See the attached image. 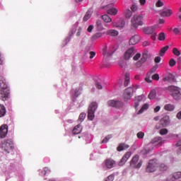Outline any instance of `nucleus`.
Listing matches in <instances>:
<instances>
[{"label": "nucleus", "instance_id": "864d4df0", "mask_svg": "<svg viewBox=\"0 0 181 181\" xmlns=\"http://www.w3.org/2000/svg\"><path fill=\"white\" fill-rule=\"evenodd\" d=\"M176 65V61L174 59H171L169 62V66L170 67H173V66Z\"/></svg>", "mask_w": 181, "mask_h": 181}, {"label": "nucleus", "instance_id": "393cba45", "mask_svg": "<svg viewBox=\"0 0 181 181\" xmlns=\"http://www.w3.org/2000/svg\"><path fill=\"white\" fill-rule=\"evenodd\" d=\"M175 108H176V106L173 104L168 103L164 105V110L165 111H169L170 112L175 111Z\"/></svg>", "mask_w": 181, "mask_h": 181}, {"label": "nucleus", "instance_id": "0e129e2a", "mask_svg": "<svg viewBox=\"0 0 181 181\" xmlns=\"http://www.w3.org/2000/svg\"><path fill=\"white\" fill-rule=\"evenodd\" d=\"M139 2L141 6H144L146 4V0H139Z\"/></svg>", "mask_w": 181, "mask_h": 181}, {"label": "nucleus", "instance_id": "49530a36", "mask_svg": "<svg viewBox=\"0 0 181 181\" xmlns=\"http://www.w3.org/2000/svg\"><path fill=\"white\" fill-rule=\"evenodd\" d=\"M85 119H86V113L83 112L80 114L78 121L79 122H83Z\"/></svg>", "mask_w": 181, "mask_h": 181}, {"label": "nucleus", "instance_id": "c03bdc74", "mask_svg": "<svg viewBox=\"0 0 181 181\" xmlns=\"http://www.w3.org/2000/svg\"><path fill=\"white\" fill-rule=\"evenodd\" d=\"M160 170H168V166L165 163L158 164Z\"/></svg>", "mask_w": 181, "mask_h": 181}, {"label": "nucleus", "instance_id": "423d86ee", "mask_svg": "<svg viewBox=\"0 0 181 181\" xmlns=\"http://www.w3.org/2000/svg\"><path fill=\"white\" fill-rule=\"evenodd\" d=\"M158 168H159L158 160L153 159L148 161L146 170L148 173H153V172H156Z\"/></svg>", "mask_w": 181, "mask_h": 181}, {"label": "nucleus", "instance_id": "a19ab883", "mask_svg": "<svg viewBox=\"0 0 181 181\" xmlns=\"http://www.w3.org/2000/svg\"><path fill=\"white\" fill-rule=\"evenodd\" d=\"M95 87L98 90H103V81L98 80L95 82Z\"/></svg>", "mask_w": 181, "mask_h": 181}, {"label": "nucleus", "instance_id": "5701e85b", "mask_svg": "<svg viewBox=\"0 0 181 181\" xmlns=\"http://www.w3.org/2000/svg\"><path fill=\"white\" fill-rule=\"evenodd\" d=\"M172 13H173V12L170 10V8H164L160 12V16H163V18H166L168 16H170V15H172Z\"/></svg>", "mask_w": 181, "mask_h": 181}, {"label": "nucleus", "instance_id": "3c124183", "mask_svg": "<svg viewBox=\"0 0 181 181\" xmlns=\"http://www.w3.org/2000/svg\"><path fill=\"white\" fill-rule=\"evenodd\" d=\"M74 93V97H78L81 94V89H76Z\"/></svg>", "mask_w": 181, "mask_h": 181}, {"label": "nucleus", "instance_id": "79ce46f5", "mask_svg": "<svg viewBox=\"0 0 181 181\" xmlns=\"http://www.w3.org/2000/svg\"><path fill=\"white\" fill-rule=\"evenodd\" d=\"M129 74H126L124 76V86L125 87L128 86V84H129Z\"/></svg>", "mask_w": 181, "mask_h": 181}, {"label": "nucleus", "instance_id": "13d9d810", "mask_svg": "<svg viewBox=\"0 0 181 181\" xmlns=\"http://www.w3.org/2000/svg\"><path fill=\"white\" fill-rule=\"evenodd\" d=\"M93 29H94V25H90L88 27L87 32H88L89 33H91V32H93Z\"/></svg>", "mask_w": 181, "mask_h": 181}, {"label": "nucleus", "instance_id": "f257e3e1", "mask_svg": "<svg viewBox=\"0 0 181 181\" xmlns=\"http://www.w3.org/2000/svg\"><path fill=\"white\" fill-rule=\"evenodd\" d=\"M165 141H163V139L160 136L154 138L141 151V155H148L149 153L152 152L155 148H159V146H162V144Z\"/></svg>", "mask_w": 181, "mask_h": 181}, {"label": "nucleus", "instance_id": "39448f33", "mask_svg": "<svg viewBox=\"0 0 181 181\" xmlns=\"http://www.w3.org/2000/svg\"><path fill=\"white\" fill-rule=\"evenodd\" d=\"M0 97L4 100H6L9 97V89L4 81L0 80Z\"/></svg>", "mask_w": 181, "mask_h": 181}, {"label": "nucleus", "instance_id": "9b49d317", "mask_svg": "<svg viewBox=\"0 0 181 181\" xmlns=\"http://www.w3.org/2000/svg\"><path fill=\"white\" fill-rule=\"evenodd\" d=\"M115 166V160L107 158L102 163V168L105 170H107V169H112Z\"/></svg>", "mask_w": 181, "mask_h": 181}, {"label": "nucleus", "instance_id": "1a4fd4ad", "mask_svg": "<svg viewBox=\"0 0 181 181\" xmlns=\"http://www.w3.org/2000/svg\"><path fill=\"white\" fill-rule=\"evenodd\" d=\"M170 124V117L169 115H165L161 118L159 122L156 125V129H160V128H165Z\"/></svg>", "mask_w": 181, "mask_h": 181}, {"label": "nucleus", "instance_id": "58836bf2", "mask_svg": "<svg viewBox=\"0 0 181 181\" xmlns=\"http://www.w3.org/2000/svg\"><path fill=\"white\" fill-rule=\"evenodd\" d=\"M103 33H97L95 34H94L92 36V40H97V39H100V37H103Z\"/></svg>", "mask_w": 181, "mask_h": 181}, {"label": "nucleus", "instance_id": "a211bd4d", "mask_svg": "<svg viewBox=\"0 0 181 181\" xmlns=\"http://www.w3.org/2000/svg\"><path fill=\"white\" fill-rule=\"evenodd\" d=\"M131 155H132V153L130 151L126 153L119 162V166H124V165H125V163H127V160H128V159L131 158Z\"/></svg>", "mask_w": 181, "mask_h": 181}, {"label": "nucleus", "instance_id": "e433bc0d", "mask_svg": "<svg viewBox=\"0 0 181 181\" xmlns=\"http://www.w3.org/2000/svg\"><path fill=\"white\" fill-rule=\"evenodd\" d=\"M83 139L86 141L87 144H90V142H91V139H93V136L91 134H86L83 136Z\"/></svg>", "mask_w": 181, "mask_h": 181}, {"label": "nucleus", "instance_id": "20e7f679", "mask_svg": "<svg viewBox=\"0 0 181 181\" xmlns=\"http://www.w3.org/2000/svg\"><path fill=\"white\" fill-rule=\"evenodd\" d=\"M132 26L133 28H138L144 25V15L135 14L131 19Z\"/></svg>", "mask_w": 181, "mask_h": 181}, {"label": "nucleus", "instance_id": "37998d69", "mask_svg": "<svg viewBox=\"0 0 181 181\" xmlns=\"http://www.w3.org/2000/svg\"><path fill=\"white\" fill-rule=\"evenodd\" d=\"M163 5H165V3L163 2V1L162 0H158L156 2V8H162V6H163Z\"/></svg>", "mask_w": 181, "mask_h": 181}, {"label": "nucleus", "instance_id": "a878e982", "mask_svg": "<svg viewBox=\"0 0 181 181\" xmlns=\"http://www.w3.org/2000/svg\"><path fill=\"white\" fill-rule=\"evenodd\" d=\"M82 129H83V127H81V125L78 124L75 126L74 128L73 129L72 134H74V135H77L78 134H81Z\"/></svg>", "mask_w": 181, "mask_h": 181}, {"label": "nucleus", "instance_id": "338daca9", "mask_svg": "<svg viewBox=\"0 0 181 181\" xmlns=\"http://www.w3.org/2000/svg\"><path fill=\"white\" fill-rule=\"evenodd\" d=\"M90 59H94V56H95V52H90Z\"/></svg>", "mask_w": 181, "mask_h": 181}, {"label": "nucleus", "instance_id": "052dcab7", "mask_svg": "<svg viewBox=\"0 0 181 181\" xmlns=\"http://www.w3.org/2000/svg\"><path fill=\"white\" fill-rule=\"evenodd\" d=\"M152 78H153V80H156V81L159 80V74H156L153 75Z\"/></svg>", "mask_w": 181, "mask_h": 181}, {"label": "nucleus", "instance_id": "4d7b16f0", "mask_svg": "<svg viewBox=\"0 0 181 181\" xmlns=\"http://www.w3.org/2000/svg\"><path fill=\"white\" fill-rule=\"evenodd\" d=\"M105 181H114V175H109Z\"/></svg>", "mask_w": 181, "mask_h": 181}, {"label": "nucleus", "instance_id": "6e6d98bb", "mask_svg": "<svg viewBox=\"0 0 181 181\" xmlns=\"http://www.w3.org/2000/svg\"><path fill=\"white\" fill-rule=\"evenodd\" d=\"M173 52L175 56H180V52L177 48H173Z\"/></svg>", "mask_w": 181, "mask_h": 181}, {"label": "nucleus", "instance_id": "8fccbe9b", "mask_svg": "<svg viewBox=\"0 0 181 181\" xmlns=\"http://www.w3.org/2000/svg\"><path fill=\"white\" fill-rule=\"evenodd\" d=\"M130 9L132 12H136L138 11V6L136 4H132Z\"/></svg>", "mask_w": 181, "mask_h": 181}, {"label": "nucleus", "instance_id": "2eb2a0df", "mask_svg": "<svg viewBox=\"0 0 181 181\" xmlns=\"http://www.w3.org/2000/svg\"><path fill=\"white\" fill-rule=\"evenodd\" d=\"M134 89L132 87H129V88H127L124 90V95H123L124 100H128L130 98H132V94H134Z\"/></svg>", "mask_w": 181, "mask_h": 181}, {"label": "nucleus", "instance_id": "dca6fc26", "mask_svg": "<svg viewBox=\"0 0 181 181\" xmlns=\"http://www.w3.org/2000/svg\"><path fill=\"white\" fill-rule=\"evenodd\" d=\"M114 54V48L112 47H105L103 49V54L104 57H110V56H112Z\"/></svg>", "mask_w": 181, "mask_h": 181}, {"label": "nucleus", "instance_id": "c9c22d12", "mask_svg": "<svg viewBox=\"0 0 181 181\" xmlns=\"http://www.w3.org/2000/svg\"><path fill=\"white\" fill-rule=\"evenodd\" d=\"M47 173H50V169L49 168L45 167L43 170H40V175L41 176H45Z\"/></svg>", "mask_w": 181, "mask_h": 181}, {"label": "nucleus", "instance_id": "680f3d73", "mask_svg": "<svg viewBox=\"0 0 181 181\" xmlns=\"http://www.w3.org/2000/svg\"><path fill=\"white\" fill-rule=\"evenodd\" d=\"M0 168L3 172H6V165L4 164H1Z\"/></svg>", "mask_w": 181, "mask_h": 181}, {"label": "nucleus", "instance_id": "6ab92c4d", "mask_svg": "<svg viewBox=\"0 0 181 181\" xmlns=\"http://www.w3.org/2000/svg\"><path fill=\"white\" fill-rule=\"evenodd\" d=\"M139 42H141V36L138 34H136L130 38L129 44L134 45H137V43H139Z\"/></svg>", "mask_w": 181, "mask_h": 181}, {"label": "nucleus", "instance_id": "774afa93", "mask_svg": "<svg viewBox=\"0 0 181 181\" xmlns=\"http://www.w3.org/2000/svg\"><path fill=\"white\" fill-rule=\"evenodd\" d=\"M176 118H177V119H181V111L177 113Z\"/></svg>", "mask_w": 181, "mask_h": 181}, {"label": "nucleus", "instance_id": "6e6552de", "mask_svg": "<svg viewBox=\"0 0 181 181\" xmlns=\"http://www.w3.org/2000/svg\"><path fill=\"white\" fill-rule=\"evenodd\" d=\"M168 91L170 95H172L175 100H180L181 93L180 88L171 86L168 87Z\"/></svg>", "mask_w": 181, "mask_h": 181}, {"label": "nucleus", "instance_id": "cd10ccee", "mask_svg": "<svg viewBox=\"0 0 181 181\" xmlns=\"http://www.w3.org/2000/svg\"><path fill=\"white\" fill-rule=\"evenodd\" d=\"M6 115V107L5 105L0 104V118L5 117Z\"/></svg>", "mask_w": 181, "mask_h": 181}, {"label": "nucleus", "instance_id": "bb28decb", "mask_svg": "<svg viewBox=\"0 0 181 181\" xmlns=\"http://www.w3.org/2000/svg\"><path fill=\"white\" fill-rule=\"evenodd\" d=\"M91 15H93V8H90L86 12V15L83 17L84 22H87V21H88V19L91 18Z\"/></svg>", "mask_w": 181, "mask_h": 181}, {"label": "nucleus", "instance_id": "473e14b6", "mask_svg": "<svg viewBox=\"0 0 181 181\" xmlns=\"http://www.w3.org/2000/svg\"><path fill=\"white\" fill-rule=\"evenodd\" d=\"M102 19L106 23H110V22H112V18H111V17H110V16H108L107 14L102 16Z\"/></svg>", "mask_w": 181, "mask_h": 181}, {"label": "nucleus", "instance_id": "f8f14e48", "mask_svg": "<svg viewBox=\"0 0 181 181\" xmlns=\"http://www.w3.org/2000/svg\"><path fill=\"white\" fill-rule=\"evenodd\" d=\"M112 24L114 28L122 29V28L125 26V19L123 18H117L113 22H112Z\"/></svg>", "mask_w": 181, "mask_h": 181}, {"label": "nucleus", "instance_id": "5fc2aeb1", "mask_svg": "<svg viewBox=\"0 0 181 181\" xmlns=\"http://www.w3.org/2000/svg\"><path fill=\"white\" fill-rule=\"evenodd\" d=\"M141 54L140 53H137L136 54L134 57H133V60H134V62L138 61V59L141 57Z\"/></svg>", "mask_w": 181, "mask_h": 181}, {"label": "nucleus", "instance_id": "f03ea898", "mask_svg": "<svg viewBox=\"0 0 181 181\" xmlns=\"http://www.w3.org/2000/svg\"><path fill=\"white\" fill-rule=\"evenodd\" d=\"M107 13L111 15L112 16H115L118 13V9L114 7V4L117 2V0H101Z\"/></svg>", "mask_w": 181, "mask_h": 181}, {"label": "nucleus", "instance_id": "c756f323", "mask_svg": "<svg viewBox=\"0 0 181 181\" xmlns=\"http://www.w3.org/2000/svg\"><path fill=\"white\" fill-rule=\"evenodd\" d=\"M124 16L125 19H130L131 16H132V11H131L129 9L124 10Z\"/></svg>", "mask_w": 181, "mask_h": 181}, {"label": "nucleus", "instance_id": "ddd939ff", "mask_svg": "<svg viewBox=\"0 0 181 181\" xmlns=\"http://www.w3.org/2000/svg\"><path fill=\"white\" fill-rule=\"evenodd\" d=\"M135 53H136V49H135V47H131L129 48L125 52H124V59L125 60H129V59H131V57H132L134 56V54H135Z\"/></svg>", "mask_w": 181, "mask_h": 181}, {"label": "nucleus", "instance_id": "0eeeda50", "mask_svg": "<svg viewBox=\"0 0 181 181\" xmlns=\"http://www.w3.org/2000/svg\"><path fill=\"white\" fill-rule=\"evenodd\" d=\"M97 108H98V103H97V102H93L90 103L88 111V118L90 121H93V119H94L95 117L94 114L95 111H97Z\"/></svg>", "mask_w": 181, "mask_h": 181}, {"label": "nucleus", "instance_id": "09e8293b", "mask_svg": "<svg viewBox=\"0 0 181 181\" xmlns=\"http://www.w3.org/2000/svg\"><path fill=\"white\" fill-rule=\"evenodd\" d=\"M112 138V136L109 135L107 136L105 138H104L102 141V144H107L111 139Z\"/></svg>", "mask_w": 181, "mask_h": 181}, {"label": "nucleus", "instance_id": "2f4dec72", "mask_svg": "<svg viewBox=\"0 0 181 181\" xmlns=\"http://www.w3.org/2000/svg\"><path fill=\"white\" fill-rule=\"evenodd\" d=\"M165 81H170V83H173V81H176V78L175 76L172 74H169L167 77L165 78Z\"/></svg>", "mask_w": 181, "mask_h": 181}, {"label": "nucleus", "instance_id": "a18cd8bd", "mask_svg": "<svg viewBox=\"0 0 181 181\" xmlns=\"http://www.w3.org/2000/svg\"><path fill=\"white\" fill-rule=\"evenodd\" d=\"M166 39V34L165 33H160L158 35V40L163 41Z\"/></svg>", "mask_w": 181, "mask_h": 181}, {"label": "nucleus", "instance_id": "4468645a", "mask_svg": "<svg viewBox=\"0 0 181 181\" xmlns=\"http://www.w3.org/2000/svg\"><path fill=\"white\" fill-rule=\"evenodd\" d=\"M107 105L114 108H121L124 104L119 100H110L107 101Z\"/></svg>", "mask_w": 181, "mask_h": 181}, {"label": "nucleus", "instance_id": "9d476101", "mask_svg": "<svg viewBox=\"0 0 181 181\" xmlns=\"http://www.w3.org/2000/svg\"><path fill=\"white\" fill-rule=\"evenodd\" d=\"M143 161L139 159V155H135L130 161V166L134 168V169H141Z\"/></svg>", "mask_w": 181, "mask_h": 181}, {"label": "nucleus", "instance_id": "de8ad7c7", "mask_svg": "<svg viewBox=\"0 0 181 181\" xmlns=\"http://www.w3.org/2000/svg\"><path fill=\"white\" fill-rule=\"evenodd\" d=\"M136 136H137L138 139H144V138L145 136V133H144L143 132H139L136 134Z\"/></svg>", "mask_w": 181, "mask_h": 181}, {"label": "nucleus", "instance_id": "aec40b11", "mask_svg": "<svg viewBox=\"0 0 181 181\" xmlns=\"http://www.w3.org/2000/svg\"><path fill=\"white\" fill-rule=\"evenodd\" d=\"M144 98V95H141L135 98L134 107L135 108L136 110H138V107H139L141 102L143 101Z\"/></svg>", "mask_w": 181, "mask_h": 181}, {"label": "nucleus", "instance_id": "69168bd1", "mask_svg": "<svg viewBox=\"0 0 181 181\" xmlns=\"http://www.w3.org/2000/svg\"><path fill=\"white\" fill-rule=\"evenodd\" d=\"M156 36H158V34L156 33H153L151 36L152 40H156Z\"/></svg>", "mask_w": 181, "mask_h": 181}, {"label": "nucleus", "instance_id": "7ed1b4c3", "mask_svg": "<svg viewBox=\"0 0 181 181\" xmlns=\"http://www.w3.org/2000/svg\"><path fill=\"white\" fill-rule=\"evenodd\" d=\"M0 146L2 151H4V152H7V153L12 152V151L15 149L13 141H12V139H5L3 141H1Z\"/></svg>", "mask_w": 181, "mask_h": 181}, {"label": "nucleus", "instance_id": "b1692460", "mask_svg": "<svg viewBox=\"0 0 181 181\" xmlns=\"http://www.w3.org/2000/svg\"><path fill=\"white\" fill-rule=\"evenodd\" d=\"M77 30V29L76 28H73L71 31L69 33V36L65 39L64 40V43L66 45H67V43H69V42H70V40L71 39V36H73V35H74V33H76V31Z\"/></svg>", "mask_w": 181, "mask_h": 181}, {"label": "nucleus", "instance_id": "72a5a7b5", "mask_svg": "<svg viewBox=\"0 0 181 181\" xmlns=\"http://www.w3.org/2000/svg\"><path fill=\"white\" fill-rule=\"evenodd\" d=\"M106 34L109 36H118V31L117 30H108Z\"/></svg>", "mask_w": 181, "mask_h": 181}, {"label": "nucleus", "instance_id": "f3484780", "mask_svg": "<svg viewBox=\"0 0 181 181\" xmlns=\"http://www.w3.org/2000/svg\"><path fill=\"white\" fill-rule=\"evenodd\" d=\"M8 135V125L3 124L0 127V139H4Z\"/></svg>", "mask_w": 181, "mask_h": 181}, {"label": "nucleus", "instance_id": "bf43d9fd", "mask_svg": "<svg viewBox=\"0 0 181 181\" xmlns=\"http://www.w3.org/2000/svg\"><path fill=\"white\" fill-rule=\"evenodd\" d=\"M4 56H2V53L0 52V65L2 66L4 64Z\"/></svg>", "mask_w": 181, "mask_h": 181}, {"label": "nucleus", "instance_id": "c85d7f7f", "mask_svg": "<svg viewBox=\"0 0 181 181\" xmlns=\"http://www.w3.org/2000/svg\"><path fill=\"white\" fill-rule=\"evenodd\" d=\"M149 108V104L145 103L142 105L141 108L137 112V115H141L144 111H146Z\"/></svg>", "mask_w": 181, "mask_h": 181}, {"label": "nucleus", "instance_id": "e2e57ef3", "mask_svg": "<svg viewBox=\"0 0 181 181\" xmlns=\"http://www.w3.org/2000/svg\"><path fill=\"white\" fill-rule=\"evenodd\" d=\"M81 30H83V29L81 28V27H79L78 29V31L76 33V36H81Z\"/></svg>", "mask_w": 181, "mask_h": 181}, {"label": "nucleus", "instance_id": "603ef678", "mask_svg": "<svg viewBox=\"0 0 181 181\" xmlns=\"http://www.w3.org/2000/svg\"><path fill=\"white\" fill-rule=\"evenodd\" d=\"M168 132H169L168 129H162L160 130V135H166L168 134Z\"/></svg>", "mask_w": 181, "mask_h": 181}, {"label": "nucleus", "instance_id": "4be33fe9", "mask_svg": "<svg viewBox=\"0 0 181 181\" xmlns=\"http://www.w3.org/2000/svg\"><path fill=\"white\" fill-rule=\"evenodd\" d=\"M146 59H148V54L143 53L140 60L136 63V67H141V66H142V64L146 62Z\"/></svg>", "mask_w": 181, "mask_h": 181}, {"label": "nucleus", "instance_id": "4c0bfd02", "mask_svg": "<svg viewBox=\"0 0 181 181\" xmlns=\"http://www.w3.org/2000/svg\"><path fill=\"white\" fill-rule=\"evenodd\" d=\"M168 49H169L168 45L163 47L160 51V53H159L160 56L161 57L165 56V53H166V52H168Z\"/></svg>", "mask_w": 181, "mask_h": 181}, {"label": "nucleus", "instance_id": "f704fd0d", "mask_svg": "<svg viewBox=\"0 0 181 181\" xmlns=\"http://www.w3.org/2000/svg\"><path fill=\"white\" fill-rule=\"evenodd\" d=\"M156 97V90L153 89L148 94L149 100H153Z\"/></svg>", "mask_w": 181, "mask_h": 181}, {"label": "nucleus", "instance_id": "412c9836", "mask_svg": "<svg viewBox=\"0 0 181 181\" xmlns=\"http://www.w3.org/2000/svg\"><path fill=\"white\" fill-rule=\"evenodd\" d=\"M157 28H158V25H152L150 27H146V28L144 29V33H146V35H151L156 30Z\"/></svg>", "mask_w": 181, "mask_h": 181}, {"label": "nucleus", "instance_id": "ea45409f", "mask_svg": "<svg viewBox=\"0 0 181 181\" xmlns=\"http://www.w3.org/2000/svg\"><path fill=\"white\" fill-rule=\"evenodd\" d=\"M98 30L100 31L104 30V27H103V23L100 20H98L96 22Z\"/></svg>", "mask_w": 181, "mask_h": 181}, {"label": "nucleus", "instance_id": "7c9ffc66", "mask_svg": "<svg viewBox=\"0 0 181 181\" xmlns=\"http://www.w3.org/2000/svg\"><path fill=\"white\" fill-rule=\"evenodd\" d=\"M129 148V146L125 144H120L119 146L117 147L118 152H121L122 151H125V149H128Z\"/></svg>", "mask_w": 181, "mask_h": 181}]
</instances>
